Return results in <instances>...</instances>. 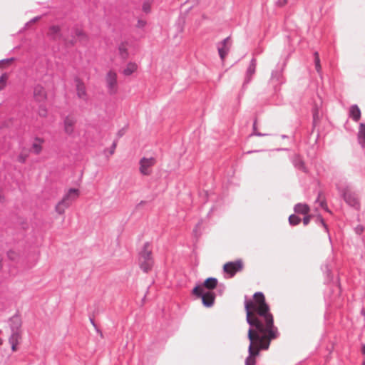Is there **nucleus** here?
<instances>
[{
    "instance_id": "28",
    "label": "nucleus",
    "mask_w": 365,
    "mask_h": 365,
    "mask_svg": "<svg viewBox=\"0 0 365 365\" xmlns=\"http://www.w3.org/2000/svg\"><path fill=\"white\" fill-rule=\"evenodd\" d=\"M7 79L8 75L6 73L0 76V91L6 87Z\"/></svg>"
},
{
    "instance_id": "50",
    "label": "nucleus",
    "mask_w": 365,
    "mask_h": 365,
    "mask_svg": "<svg viewBox=\"0 0 365 365\" xmlns=\"http://www.w3.org/2000/svg\"><path fill=\"white\" fill-rule=\"evenodd\" d=\"M3 343V340L1 339H0V345L2 344Z\"/></svg>"
},
{
    "instance_id": "22",
    "label": "nucleus",
    "mask_w": 365,
    "mask_h": 365,
    "mask_svg": "<svg viewBox=\"0 0 365 365\" xmlns=\"http://www.w3.org/2000/svg\"><path fill=\"white\" fill-rule=\"evenodd\" d=\"M217 279L215 277H209L207 279H205V281L204 282L203 284H202V287H205L208 289H213L214 288H215L217 285Z\"/></svg>"
},
{
    "instance_id": "21",
    "label": "nucleus",
    "mask_w": 365,
    "mask_h": 365,
    "mask_svg": "<svg viewBox=\"0 0 365 365\" xmlns=\"http://www.w3.org/2000/svg\"><path fill=\"white\" fill-rule=\"evenodd\" d=\"M294 210L296 213L307 215L309 212V207L307 204L297 203L295 205Z\"/></svg>"
},
{
    "instance_id": "32",
    "label": "nucleus",
    "mask_w": 365,
    "mask_h": 365,
    "mask_svg": "<svg viewBox=\"0 0 365 365\" xmlns=\"http://www.w3.org/2000/svg\"><path fill=\"white\" fill-rule=\"evenodd\" d=\"M317 220L320 222V224L324 227L325 231L329 233V229L326 223L324 222L323 218L321 216H319Z\"/></svg>"
},
{
    "instance_id": "43",
    "label": "nucleus",
    "mask_w": 365,
    "mask_h": 365,
    "mask_svg": "<svg viewBox=\"0 0 365 365\" xmlns=\"http://www.w3.org/2000/svg\"><path fill=\"white\" fill-rule=\"evenodd\" d=\"M326 272H327L328 276L331 273V270L329 269V267L327 266H326Z\"/></svg>"
},
{
    "instance_id": "38",
    "label": "nucleus",
    "mask_w": 365,
    "mask_h": 365,
    "mask_svg": "<svg viewBox=\"0 0 365 365\" xmlns=\"http://www.w3.org/2000/svg\"><path fill=\"white\" fill-rule=\"evenodd\" d=\"M40 19H41L40 16H36V17L33 18L32 19H31L28 23H26V26H28L30 24L35 23L37 21H38Z\"/></svg>"
},
{
    "instance_id": "9",
    "label": "nucleus",
    "mask_w": 365,
    "mask_h": 365,
    "mask_svg": "<svg viewBox=\"0 0 365 365\" xmlns=\"http://www.w3.org/2000/svg\"><path fill=\"white\" fill-rule=\"evenodd\" d=\"M219 56L222 61L225 59L227 55L230 48V38L227 37L217 45Z\"/></svg>"
},
{
    "instance_id": "41",
    "label": "nucleus",
    "mask_w": 365,
    "mask_h": 365,
    "mask_svg": "<svg viewBox=\"0 0 365 365\" xmlns=\"http://www.w3.org/2000/svg\"><path fill=\"white\" fill-rule=\"evenodd\" d=\"M115 147H116V143H115V142H114V143H113V145H112V150H111V151H110V153H113V150H114V149L115 148Z\"/></svg>"
},
{
    "instance_id": "44",
    "label": "nucleus",
    "mask_w": 365,
    "mask_h": 365,
    "mask_svg": "<svg viewBox=\"0 0 365 365\" xmlns=\"http://www.w3.org/2000/svg\"><path fill=\"white\" fill-rule=\"evenodd\" d=\"M361 314L365 317V308L362 309Z\"/></svg>"
},
{
    "instance_id": "42",
    "label": "nucleus",
    "mask_w": 365,
    "mask_h": 365,
    "mask_svg": "<svg viewBox=\"0 0 365 365\" xmlns=\"http://www.w3.org/2000/svg\"><path fill=\"white\" fill-rule=\"evenodd\" d=\"M361 353L365 355V344H363L361 346Z\"/></svg>"
},
{
    "instance_id": "29",
    "label": "nucleus",
    "mask_w": 365,
    "mask_h": 365,
    "mask_svg": "<svg viewBox=\"0 0 365 365\" xmlns=\"http://www.w3.org/2000/svg\"><path fill=\"white\" fill-rule=\"evenodd\" d=\"M7 255H8V257L12 261L16 260L19 257V253H17L16 252H15L14 250L9 251L7 252Z\"/></svg>"
},
{
    "instance_id": "35",
    "label": "nucleus",
    "mask_w": 365,
    "mask_h": 365,
    "mask_svg": "<svg viewBox=\"0 0 365 365\" xmlns=\"http://www.w3.org/2000/svg\"><path fill=\"white\" fill-rule=\"evenodd\" d=\"M310 220H311V215H306L303 218V223H304V225H307L309 223Z\"/></svg>"
},
{
    "instance_id": "4",
    "label": "nucleus",
    "mask_w": 365,
    "mask_h": 365,
    "mask_svg": "<svg viewBox=\"0 0 365 365\" xmlns=\"http://www.w3.org/2000/svg\"><path fill=\"white\" fill-rule=\"evenodd\" d=\"M49 35L53 39H63L64 41H68L71 44L74 43L77 39L82 41L86 38V36L81 28L75 27L73 29L72 33V38L71 40H67L63 38L62 35L61 34V29L58 26H51L49 28Z\"/></svg>"
},
{
    "instance_id": "23",
    "label": "nucleus",
    "mask_w": 365,
    "mask_h": 365,
    "mask_svg": "<svg viewBox=\"0 0 365 365\" xmlns=\"http://www.w3.org/2000/svg\"><path fill=\"white\" fill-rule=\"evenodd\" d=\"M271 79L272 81H276L278 84L283 83L282 70H275L272 73Z\"/></svg>"
},
{
    "instance_id": "36",
    "label": "nucleus",
    "mask_w": 365,
    "mask_h": 365,
    "mask_svg": "<svg viewBox=\"0 0 365 365\" xmlns=\"http://www.w3.org/2000/svg\"><path fill=\"white\" fill-rule=\"evenodd\" d=\"M269 134H266V133H259L258 131H253L252 134H250V136H253V135H256V136H266V135H268Z\"/></svg>"
},
{
    "instance_id": "14",
    "label": "nucleus",
    "mask_w": 365,
    "mask_h": 365,
    "mask_svg": "<svg viewBox=\"0 0 365 365\" xmlns=\"http://www.w3.org/2000/svg\"><path fill=\"white\" fill-rule=\"evenodd\" d=\"M21 319L18 315H14L9 319V326L11 331H21Z\"/></svg>"
},
{
    "instance_id": "8",
    "label": "nucleus",
    "mask_w": 365,
    "mask_h": 365,
    "mask_svg": "<svg viewBox=\"0 0 365 365\" xmlns=\"http://www.w3.org/2000/svg\"><path fill=\"white\" fill-rule=\"evenodd\" d=\"M243 268V264L242 260L237 259L234 262H229L225 264L223 269L225 272L229 274L230 277H232L235 274L241 271Z\"/></svg>"
},
{
    "instance_id": "6",
    "label": "nucleus",
    "mask_w": 365,
    "mask_h": 365,
    "mask_svg": "<svg viewBox=\"0 0 365 365\" xmlns=\"http://www.w3.org/2000/svg\"><path fill=\"white\" fill-rule=\"evenodd\" d=\"M192 293L198 297L202 298V304L206 307H211L214 304L215 296L211 291L205 292L202 287L196 286Z\"/></svg>"
},
{
    "instance_id": "31",
    "label": "nucleus",
    "mask_w": 365,
    "mask_h": 365,
    "mask_svg": "<svg viewBox=\"0 0 365 365\" xmlns=\"http://www.w3.org/2000/svg\"><path fill=\"white\" fill-rule=\"evenodd\" d=\"M14 60V58L0 60V68L3 67V66L5 64H9L10 62L13 61Z\"/></svg>"
},
{
    "instance_id": "19",
    "label": "nucleus",
    "mask_w": 365,
    "mask_h": 365,
    "mask_svg": "<svg viewBox=\"0 0 365 365\" xmlns=\"http://www.w3.org/2000/svg\"><path fill=\"white\" fill-rule=\"evenodd\" d=\"M349 116L355 122L361 118V110L357 105H352L349 108Z\"/></svg>"
},
{
    "instance_id": "1",
    "label": "nucleus",
    "mask_w": 365,
    "mask_h": 365,
    "mask_svg": "<svg viewBox=\"0 0 365 365\" xmlns=\"http://www.w3.org/2000/svg\"><path fill=\"white\" fill-rule=\"evenodd\" d=\"M254 302L245 301L246 320L250 328L247 338L250 340L248 356L245 365H255V358L261 350H267L270 341L279 336L277 328L274 325L272 314L265 302L262 292L255 293Z\"/></svg>"
},
{
    "instance_id": "40",
    "label": "nucleus",
    "mask_w": 365,
    "mask_h": 365,
    "mask_svg": "<svg viewBox=\"0 0 365 365\" xmlns=\"http://www.w3.org/2000/svg\"><path fill=\"white\" fill-rule=\"evenodd\" d=\"M253 131H257V120H255L253 123Z\"/></svg>"
},
{
    "instance_id": "5",
    "label": "nucleus",
    "mask_w": 365,
    "mask_h": 365,
    "mask_svg": "<svg viewBox=\"0 0 365 365\" xmlns=\"http://www.w3.org/2000/svg\"><path fill=\"white\" fill-rule=\"evenodd\" d=\"M78 196L79 190L78 189L70 188L64 195L62 200L56 205V212L59 215L63 214L66 209L68 208L72 202L78 197Z\"/></svg>"
},
{
    "instance_id": "48",
    "label": "nucleus",
    "mask_w": 365,
    "mask_h": 365,
    "mask_svg": "<svg viewBox=\"0 0 365 365\" xmlns=\"http://www.w3.org/2000/svg\"><path fill=\"white\" fill-rule=\"evenodd\" d=\"M91 323H92L93 325H95L94 322H93V320L92 319H91Z\"/></svg>"
},
{
    "instance_id": "49",
    "label": "nucleus",
    "mask_w": 365,
    "mask_h": 365,
    "mask_svg": "<svg viewBox=\"0 0 365 365\" xmlns=\"http://www.w3.org/2000/svg\"><path fill=\"white\" fill-rule=\"evenodd\" d=\"M282 138H287V136L285 135H282Z\"/></svg>"
},
{
    "instance_id": "37",
    "label": "nucleus",
    "mask_w": 365,
    "mask_h": 365,
    "mask_svg": "<svg viewBox=\"0 0 365 365\" xmlns=\"http://www.w3.org/2000/svg\"><path fill=\"white\" fill-rule=\"evenodd\" d=\"M287 3V0H278L277 2H276V4L278 6H283L284 5H286Z\"/></svg>"
},
{
    "instance_id": "47",
    "label": "nucleus",
    "mask_w": 365,
    "mask_h": 365,
    "mask_svg": "<svg viewBox=\"0 0 365 365\" xmlns=\"http://www.w3.org/2000/svg\"><path fill=\"white\" fill-rule=\"evenodd\" d=\"M259 150H255V151H248L247 153H252L253 152H258Z\"/></svg>"
},
{
    "instance_id": "26",
    "label": "nucleus",
    "mask_w": 365,
    "mask_h": 365,
    "mask_svg": "<svg viewBox=\"0 0 365 365\" xmlns=\"http://www.w3.org/2000/svg\"><path fill=\"white\" fill-rule=\"evenodd\" d=\"M300 222H301V218L294 214L291 215L289 217V223L292 226L297 225L298 224H299Z\"/></svg>"
},
{
    "instance_id": "30",
    "label": "nucleus",
    "mask_w": 365,
    "mask_h": 365,
    "mask_svg": "<svg viewBox=\"0 0 365 365\" xmlns=\"http://www.w3.org/2000/svg\"><path fill=\"white\" fill-rule=\"evenodd\" d=\"M38 113L41 117H46L47 115V109L44 106H40Z\"/></svg>"
},
{
    "instance_id": "11",
    "label": "nucleus",
    "mask_w": 365,
    "mask_h": 365,
    "mask_svg": "<svg viewBox=\"0 0 365 365\" xmlns=\"http://www.w3.org/2000/svg\"><path fill=\"white\" fill-rule=\"evenodd\" d=\"M256 66H257V61L255 58H252L250 63V65L247 69L245 81L243 83V87H245L247 84L250 83V81L252 79L253 76L255 73L256 71Z\"/></svg>"
},
{
    "instance_id": "10",
    "label": "nucleus",
    "mask_w": 365,
    "mask_h": 365,
    "mask_svg": "<svg viewBox=\"0 0 365 365\" xmlns=\"http://www.w3.org/2000/svg\"><path fill=\"white\" fill-rule=\"evenodd\" d=\"M106 83L108 92L110 94H114L116 92V85H117V75L113 71H109L107 73L106 78Z\"/></svg>"
},
{
    "instance_id": "15",
    "label": "nucleus",
    "mask_w": 365,
    "mask_h": 365,
    "mask_svg": "<svg viewBox=\"0 0 365 365\" xmlns=\"http://www.w3.org/2000/svg\"><path fill=\"white\" fill-rule=\"evenodd\" d=\"M21 338V331H11V334L9 339L13 351L16 350V346L19 343Z\"/></svg>"
},
{
    "instance_id": "3",
    "label": "nucleus",
    "mask_w": 365,
    "mask_h": 365,
    "mask_svg": "<svg viewBox=\"0 0 365 365\" xmlns=\"http://www.w3.org/2000/svg\"><path fill=\"white\" fill-rule=\"evenodd\" d=\"M138 264L140 268L145 273H148L152 269L154 264V260L152 256L150 244L149 242H145L143 249L139 252Z\"/></svg>"
},
{
    "instance_id": "12",
    "label": "nucleus",
    "mask_w": 365,
    "mask_h": 365,
    "mask_svg": "<svg viewBox=\"0 0 365 365\" xmlns=\"http://www.w3.org/2000/svg\"><path fill=\"white\" fill-rule=\"evenodd\" d=\"M34 98L38 102H43L47 98L45 88L41 85H36L34 88Z\"/></svg>"
},
{
    "instance_id": "13",
    "label": "nucleus",
    "mask_w": 365,
    "mask_h": 365,
    "mask_svg": "<svg viewBox=\"0 0 365 365\" xmlns=\"http://www.w3.org/2000/svg\"><path fill=\"white\" fill-rule=\"evenodd\" d=\"M76 92L78 98L87 101V94L84 83L78 78L75 79Z\"/></svg>"
},
{
    "instance_id": "24",
    "label": "nucleus",
    "mask_w": 365,
    "mask_h": 365,
    "mask_svg": "<svg viewBox=\"0 0 365 365\" xmlns=\"http://www.w3.org/2000/svg\"><path fill=\"white\" fill-rule=\"evenodd\" d=\"M138 66L135 63L129 62L126 68L123 71V73L125 76H130L137 70Z\"/></svg>"
},
{
    "instance_id": "33",
    "label": "nucleus",
    "mask_w": 365,
    "mask_h": 365,
    "mask_svg": "<svg viewBox=\"0 0 365 365\" xmlns=\"http://www.w3.org/2000/svg\"><path fill=\"white\" fill-rule=\"evenodd\" d=\"M143 11L145 13H148L150 11V4L148 2H145L143 5Z\"/></svg>"
},
{
    "instance_id": "27",
    "label": "nucleus",
    "mask_w": 365,
    "mask_h": 365,
    "mask_svg": "<svg viewBox=\"0 0 365 365\" xmlns=\"http://www.w3.org/2000/svg\"><path fill=\"white\" fill-rule=\"evenodd\" d=\"M314 63H315V68L318 73H320L322 67L320 65V59L319 56V53L317 51L314 52Z\"/></svg>"
},
{
    "instance_id": "7",
    "label": "nucleus",
    "mask_w": 365,
    "mask_h": 365,
    "mask_svg": "<svg viewBox=\"0 0 365 365\" xmlns=\"http://www.w3.org/2000/svg\"><path fill=\"white\" fill-rule=\"evenodd\" d=\"M156 160L155 158H142L140 160L139 165V170L140 173L143 175H149L151 173L150 168L155 164Z\"/></svg>"
},
{
    "instance_id": "39",
    "label": "nucleus",
    "mask_w": 365,
    "mask_h": 365,
    "mask_svg": "<svg viewBox=\"0 0 365 365\" xmlns=\"http://www.w3.org/2000/svg\"><path fill=\"white\" fill-rule=\"evenodd\" d=\"M145 25V21H143V20H138V21L137 26L138 28H143Z\"/></svg>"
},
{
    "instance_id": "51",
    "label": "nucleus",
    "mask_w": 365,
    "mask_h": 365,
    "mask_svg": "<svg viewBox=\"0 0 365 365\" xmlns=\"http://www.w3.org/2000/svg\"><path fill=\"white\" fill-rule=\"evenodd\" d=\"M362 365H365V361L362 363Z\"/></svg>"
},
{
    "instance_id": "34",
    "label": "nucleus",
    "mask_w": 365,
    "mask_h": 365,
    "mask_svg": "<svg viewBox=\"0 0 365 365\" xmlns=\"http://www.w3.org/2000/svg\"><path fill=\"white\" fill-rule=\"evenodd\" d=\"M27 155L24 154H20L18 156V161L21 163H24L26 160Z\"/></svg>"
},
{
    "instance_id": "16",
    "label": "nucleus",
    "mask_w": 365,
    "mask_h": 365,
    "mask_svg": "<svg viewBox=\"0 0 365 365\" xmlns=\"http://www.w3.org/2000/svg\"><path fill=\"white\" fill-rule=\"evenodd\" d=\"M76 121V119L71 116H67L64 119V130L67 134L71 135L73 133Z\"/></svg>"
},
{
    "instance_id": "25",
    "label": "nucleus",
    "mask_w": 365,
    "mask_h": 365,
    "mask_svg": "<svg viewBox=\"0 0 365 365\" xmlns=\"http://www.w3.org/2000/svg\"><path fill=\"white\" fill-rule=\"evenodd\" d=\"M118 50H119V53H120V56H121V58L123 59H126L128 56V52L127 51L126 45L125 44V43H122L120 44L119 47H118Z\"/></svg>"
},
{
    "instance_id": "46",
    "label": "nucleus",
    "mask_w": 365,
    "mask_h": 365,
    "mask_svg": "<svg viewBox=\"0 0 365 365\" xmlns=\"http://www.w3.org/2000/svg\"><path fill=\"white\" fill-rule=\"evenodd\" d=\"M200 225V223H198L196 226V227L195 228V230H193L194 232H197V228L198 227V226Z\"/></svg>"
},
{
    "instance_id": "2",
    "label": "nucleus",
    "mask_w": 365,
    "mask_h": 365,
    "mask_svg": "<svg viewBox=\"0 0 365 365\" xmlns=\"http://www.w3.org/2000/svg\"><path fill=\"white\" fill-rule=\"evenodd\" d=\"M336 188L349 206L356 210L360 209V200L358 194L353 191L346 182L336 183Z\"/></svg>"
},
{
    "instance_id": "18",
    "label": "nucleus",
    "mask_w": 365,
    "mask_h": 365,
    "mask_svg": "<svg viewBox=\"0 0 365 365\" xmlns=\"http://www.w3.org/2000/svg\"><path fill=\"white\" fill-rule=\"evenodd\" d=\"M44 143V140L41 138L36 137L34 141L32 143L31 149L32 152L36 155H38L42 151V144Z\"/></svg>"
},
{
    "instance_id": "17",
    "label": "nucleus",
    "mask_w": 365,
    "mask_h": 365,
    "mask_svg": "<svg viewBox=\"0 0 365 365\" xmlns=\"http://www.w3.org/2000/svg\"><path fill=\"white\" fill-rule=\"evenodd\" d=\"M292 163L295 168L300 170L304 173L307 172V168L304 165V163L299 155H294L292 158Z\"/></svg>"
},
{
    "instance_id": "45",
    "label": "nucleus",
    "mask_w": 365,
    "mask_h": 365,
    "mask_svg": "<svg viewBox=\"0 0 365 365\" xmlns=\"http://www.w3.org/2000/svg\"><path fill=\"white\" fill-rule=\"evenodd\" d=\"M118 135V137H121L123 135V133L121 131H119Z\"/></svg>"
},
{
    "instance_id": "20",
    "label": "nucleus",
    "mask_w": 365,
    "mask_h": 365,
    "mask_svg": "<svg viewBox=\"0 0 365 365\" xmlns=\"http://www.w3.org/2000/svg\"><path fill=\"white\" fill-rule=\"evenodd\" d=\"M358 141L362 148H365V124L360 123L358 131Z\"/></svg>"
}]
</instances>
